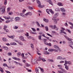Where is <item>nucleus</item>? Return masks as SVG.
I'll return each mask as SVG.
<instances>
[{"instance_id": "nucleus-1", "label": "nucleus", "mask_w": 73, "mask_h": 73, "mask_svg": "<svg viewBox=\"0 0 73 73\" xmlns=\"http://www.w3.org/2000/svg\"><path fill=\"white\" fill-rule=\"evenodd\" d=\"M36 1L38 4V7L39 8H43V7H44V5H41V2H40V1L39 0H36Z\"/></svg>"}, {"instance_id": "nucleus-2", "label": "nucleus", "mask_w": 73, "mask_h": 73, "mask_svg": "<svg viewBox=\"0 0 73 73\" xmlns=\"http://www.w3.org/2000/svg\"><path fill=\"white\" fill-rule=\"evenodd\" d=\"M49 27L52 29H55V31H57L58 29V28L56 27V25H50Z\"/></svg>"}, {"instance_id": "nucleus-3", "label": "nucleus", "mask_w": 73, "mask_h": 73, "mask_svg": "<svg viewBox=\"0 0 73 73\" xmlns=\"http://www.w3.org/2000/svg\"><path fill=\"white\" fill-rule=\"evenodd\" d=\"M28 15H29V12L25 14H24V13H21L20 14V16H22V17H24V18H25V17H26V16H28Z\"/></svg>"}, {"instance_id": "nucleus-4", "label": "nucleus", "mask_w": 73, "mask_h": 73, "mask_svg": "<svg viewBox=\"0 0 73 73\" xmlns=\"http://www.w3.org/2000/svg\"><path fill=\"white\" fill-rule=\"evenodd\" d=\"M7 26L5 25L4 26V28L3 29V30H4V32H6V33H9V30L7 29Z\"/></svg>"}, {"instance_id": "nucleus-5", "label": "nucleus", "mask_w": 73, "mask_h": 73, "mask_svg": "<svg viewBox=\"0 0 73 73\" xmlns=\"http://www.w3.org/2000/svg\"><path fill=\"white\" fill-rule=\"evenodd\" d=\"M57 60H64L66 59L65 58H62L61 56H58L57 58Z\"/></svg>"}, {"instance_id": "nucleus-6", "label": "nucleus", "mask_w": 73, "mask_h": 73, "mask_svg": "<svg viewBox=\"0 0 73 73\" xmlns=\"http://www.w3.org/2000/svg\"><path fill=\"white\" fill-rule=\"evenodd\" d=\"M19 39H20V40L21 41H24V42H26L27 40L24 39V38L23 37V36H20L19 37Z\"/></svg>"}, {"instance_id": "nucleus-7", "label": "nucleus", "mask_w": 73, "mask_h": 73, "mask_svg": "<svg viewBox=\"0 0 73 73\" xmlns=\"http://www.w3.org/2000/svg\"><path fill=\"white\" fill-rule=\"evenodd\" d=\"M64 31H65V29L62 27L61 28V30H60L61 33H64V34L66 35V33Z\"/></svg>"}, {"instance_id": "nucleus-8", "label": "nucleus", "mask_w": 73, "mask_h": 73, "mask_svg": "<svg viewBox=\"0 0 73 73\" xmlns=\"http://www.w3.org/2000/svg\"><path fill=\"white\" fill-rule=\"evenodd\" d=\"M4 8H5V7H3L0 9V11L2 12V13H4V12L5 11V9H4Z\"/></svg>"}, {"instance_id": "nucleus-9", "label": "nucleus", "mask_w": 73, "mask_h": 73, "mask_svg": "<svg viewBox=\"0 0 73 73\" xmlns=\"http://www.w3.org/2000/svg\"><path fill=\"white\" fill-rule=\"evenodd\" d=\"M36 61H37V60L36 59H33L32 60L31 62L33 64H34L36 63Z\"/></svg>"}, {"instance_id": "nucleus-10", "label": "nucleus", "mask_w": 73, "mask_h": 73, "mask_svg": "<svg viewBox=\"0 0 73 73\" xmlns=\"http://www.w3.org/2000/svg\"><path fill=\"white\" fill-rule=\"evenodd\" d=\"M60 11H61V12H65L66 11L65 10V9L64 8H60Z\"/></svg>"}, {"instance_id": "nucleus-11", "label": "nucleus", "mask_w": 73, "mask_h": 73, "mask_svg": "<svg viewBox=\"0 0 73 73\" xmlns=\"http://www.w3.org/2000/svg\"><path fill=\"white\" fill-rule=\"evenodd\" d=\"M54 48L55 49H59V46L56 45H54L53 46Z\"/></svg>"}, {"instance_id": "nucleus-12", "label": "nucleus", "mask_w": 73, "mask_h": 73, "mask_svg": "<svg viewBox=\"0 0 73 73\" xmlns=\"http://www.w3.org/2000/svg\"><path fill=\"white\" fill-rule=\"evenodd\" d=\"M48 2H49V3H50V4H51L52 5H53V3H52V2L51 1V0H48Z\"/></svg>"}, {"instance_id": "nucleus-13", "label": "nucleus", "mask_w": 73, "mask_h": 73, "mask_svg": "<svg viewBox=\"0 0 73 73\" xmlns=\"http://www.w3.org/2000/svg\"><path fill=\"white\" fill-rule=\"evenodd\" d=\"M43 20L45 22H46V23H49V20L47 19L44 18L43 19Z\"/></svg>"}, {"instance_id": "nucleus-14", "label": "nucleus", "mask_w": 73, "mask_h": 73, "mask_svg": "<svg viewBox=\"0 0 73 73\" xmlns=\"http://www.w3.org/2000/svg\"><path fill=\"white\" fill-rule=\"evenodd\" d=\"M44 54H49L50 53L47 51H45L44 52Z\"/></svg>"}, {"instance_id": "nucleus-15", "label": "nucleus", "mask_w": 73, "mask_h": 73, "mask_svg": "<svg viewBox=\"0 0 73 73\" xmlns=\"http://www.w3.org/2000/svg\"><path fill=\"white\" fill-rule=\"evenodd\" d=\"M3 17L6 19L9 20L10 19H11V17L10 16L8 17Z\"/></svg>"}, {"instance_id": "nucleus-16", "label": "nucleus", "mask_w": 73, "mask_h": 73, "mask_svg": "<svg viewBox=\"0 0 73 73\" xmlns=\"http://www.w3.org/2000/svg\"><path fill=\"white\" fill-rule=\"evenodd\" d=\"M8 20H7L6 21H5V23H9L10 21H12V20H12V18H11V19H8Z\"/></svg>"}, {"instance_id": "nucleus-17", "label": "nucleus", "mask_w": 73, "mask_h": 73, "mask_svg": "<svg viewBox=\"0 0 73 73\" xmlns=\"http://www.w3.org/2000/svg\"><path fill=\"white\" fill-rule=\"evenodd\" d=\"M59 15V14L58 13H56L54 15V17H58V16Z\"/></svg>"}, {"instance_id": "nucleus-18", "label": "nucleus", "mask_w": 73, "mask_h": 73, "mask_svg": "<svg viewBox=\"0 0 73 73\" xmlns=\"http://www.w3.org/2000/svg\"><path fill=\"white\" fill-rule=\"evenodd\" d=\"M3 48L5 50H8V48L7 47L4 46Z\"/></svg>"}, {"instance_id": "nucleus-19", "label": "nucleus", "mask_w": 73, "mask_h": 73, "mask_svg": "<svg viewBox=\"0 0 73 73\" xmlns=\"http://www.w3.org/2000/svg\"><path fill=\"white\" fill-rule=\"evenodd\" d=\"M38 68H36L35 69V71H36V73H39V72H38Z\"/></svg>"}, {"instance_id": "nucleus-20", "label": "nucleus", "mask_w": 73, "mask_h": 73, "mask_svg": "<svg viewBox=\"0 0 73 73\" xmlns=\"http://www.w3.org/2000/svg\"><path fill=\"white\" fill-rule=\"evenodd\" d=\"M62 17H64V16H65V15H66V13H62Z\"/></svg>"}, {"instance_id": "nucleus-21", "label": "nucleus", "mask_w": 73, "mask_h": 73, "mask_svg": "<svg viewBox=\"0 0 73 73\" xmlns=\"http://www.w3.org/2000/svg\"><path fill=\"white\" fill-rule=\"evenodd\" d=\"M3 41H4L5 42H6L7 41V38H3Z\"/></svg>"}, {"instance_id": "nucleus-22", "label": "nucleus", "mask_w": 73, "mask_h": 73, "mask_svg": "<svg viewBox=\"0 0 73 73\" xmlns=\"http://www.w3.org/2000/svg\"><path fill=\"white\" fill-rule=\"evenodd\" d=\"M57 5H59V6H63V5L61 3H58Z\"/></svg>"}, {"instance_id": "nucleus-23", "label": "nucleus", "mask_w": 73, "mask_h": 73, "mask_svg": "<svg viewBox=\"0 0 73 73\" xmlns=\"http://www.w3.org/2000/svg\"><path fill=\"white\" fill-rule=\"evenodd\" d=\"M45 28L46 31H48V30H49V29H48V27L47 26H45Z\"/></svg>"}, {"instance_id": "nucleus-24", "label": "nucleus", "mask_w": 73, "mask_h": 73, "mask_svg": "<svg viewBox=\"0 0 73 73\" xmlns=\"http://www.w3.org/2000/svg\"><path fill=\"white\" fill-rule=\"evenodd\" d=\"M12 58L15 60H19V58H17L15 57H12Z\"/></svg>"}, {"instance_id": "nucleus-25", "label": "nucleus", "mask_w": 73, "mask_h": 73, "mask_svg": "<svg viewBox=\"0 0 73 73\" xmlns=\"http://www.w3.org/2000/svg\"><path fill=\"white\" fill-rule=\"evenodd\" d=\"M36 24H37L38 27H40V24L39 23H38V22L36 21Z\"/></svg>"}, {"instance_id": "nucleus-26", "label": "nucleus", "mask_w": 73, "mask_h": 73, "mask_svg": "<svg viewBox=\"0 0 73 73\" xmlns=\"http://www.w3.org/2000/svg\"><path fill=\"white\" fill-rule=\"evenodd\" d=\"M60 11V9L59 8H57L56 9H55V11Z\"/></svg>"}, {"instance_id": "nucleus-27", "label": "nucleus", "mask_w": 73, "mask_h": 73, "mask_svg": "<svg viewBox=\"0 0 73 73\" xmlns=\"http://www.w3.org/2000/svg\"><path fill=\"white\" fill-rule=\"evenodd\" d=\"M31 47L33 50L34 49V46H33V44H31Z\"/></svg>"}, {"instance_id": "nucleus-28", "label": "nucleus", "mask_w": 73, "mask_h": 73, "mask_svg": "<svg viewBox=\"0 0 73 73\" xmlns=\"http://www.w3.org/2000/svg\"><path fill=\"white\" fill-rule=\"evenodd\" d=\"M54 50V49H48L49 52H53V50Z\"/></svg>"}, {"instance_id": "nucleus-29", "label": "nucleus", "mask_w": 73, "mask_h": 73, "mask_svg": "<svg viewBox=\"0 0 73 73\" xmlns=\"http://www.w3.org/2000/svg\"><path fill=\"white\" fill-rule=\"evenodd\" d=\"M58 73H64V72L61 70H60L58 71Z\"/></svg>"}, {"instance_id": "nucleus-30", "label": "nucleus", "mask_w": 73, "mask_h": 73, "mask_svg": "<svg viewBox=\"0 0 73 73\" xmlns=\"http://www.w3.org/2000/svg\"><path fill=\"white\" fill-rule=\"evenodd\" d=\"M0 71L1 72V73H4V71H3V69L1 67L0 68Z\"/></svg>"}, {"instance_id": "nucleus-31", "label": "nucleus", "mask_w": 73, "mask_h": 73, "mask_svg": "<svg viewBox=\"0 0 73 73\" xmlns=\"http://www.w3.org/2000/svg\"><path fill=\"white\" fill-rule=\"evenodd\" d=\"M49 11L50 12V13H52V14H53L54 13V12H53V11H52V10L51 9H50Z\"/></svg>"}, {"instance_id": "nucleus-32", "label": "nucleus", "mask_w": 73, "mask_h": 73, "mask_svg": "<svg viewBox=\"0 0 73 73\" xmlns=\"http://www.w3.org/2000/svg\"><path fill=\"white\" fill-rule=\"evenodd\" d=\"M28 8L29 9H30V10L33 9V7L30 6H28Z\"/></svg>"}, {"instance_id": "nucleus-33", "label": "nucleus", "mask_w": 73, "mask_h": 73, "mask_svg": "<svg viewBox=\"0 0 73 73\" xmlns=\"http://www.w3.org/2000/svg\"><path fill=\"white\" fill-rule=\"evenodd\" d=\"M41 37H42L41 35H39L38 36V38L40 40H41Z\"/></svg>"}, {"instance_id": "nucleus-34", "label": "nucleus", "mask_w": 73, "mask_h": 73, "mask_svg": "<svg viewBox=\"0 0 73 73\" xmlns=\"http://www.w3.org/2000/svg\"><path fill=\"white\" fill-rule=\"evenodd\" d=\"M38 68H39V69H40V70H41V71L42 72H44V70H43V69L41 68V67H38Z\"/></svg>"}, {"instance_id": "nucleus-35", "label": "nucleus", "mask_w": 73, "mask_h": 73, "mask_svg": "<svg viewBox=\"0 0 73 73\" xmlns=\"http://www.w3.org/2000/svg\"><path fill=\"white\" fill-rule=\"evenodd\" d=\"M26 11H27V10H26V9H23L22 11V13H25Z\"/></svg>"}, {"instance_id": "nucleus-36", "label": "nucleus", "mask_w": 73, "mask_h": 73, "mask_svg": "<svg viewBox=\"0 0 73 73\" xmlns=\"http://www.w3.org/2000/svg\"><path fill=\"white\" fill-rule=\"evenodd\" d=\"M47 45H48V46H51L52 44H51V43H47Z\"/></svg>"}, {"instance_id": "nucleus-37", "label": "nucleus", "mask_w": 73, "mask_h": 73, "mask_svg": "<svg viewBox=\"0 0 73 73\" xmlns=\"http://www.w3.org/2000/svg\"><path fill=\"white\" fill-rule=\"evenodd\" d=\"M68 23L69 24H70L71 25H72V26L73 27V23H72V22H68Z\"/></svg>"}, {"instance_id": "nucleus-38", "label": "nucleus", "mask_w": 73, "mask_h": 73, "mask_svg": "<svg viewBox=\"0 0 73 73\" xmlns=\"http://www.w3.org/2000/svg\"><path fill=\"white\" fill-rule=\"evenodd\" d=\"M49 10L48 9H46V12L47 13H48V14H49Z\"/></svg>"}, {"instance_id": "nucleus-39", "label": "nucleus", "mask_w": 73, "mask_h": 73, "mask_svg": "<svg viewBox=\"0 0 73 73\" xmlns=\"http://www.w3.org/2000/svg\"><path fill=\"white\" fill-rule=\"evenodd\" d=\"M15 20L16 21H18L19 20V17H15Z\"/></svg>"}, {"instance_id": "nucleus-40", "label": "nucleus", "mask_w": 73, "mask_h": 73, "mask_svg": "<svg viewBox=\"0 0 73 73\" xmlns=\"http://www.w3.org/2000/svg\"><path fill=\"white\" fill-rule=\"evenodd\" d=\"M42 60L43 62H45L46 61V60L44 58H42Z\"/></svg>"}, {"instance_id": "nucleus-41", "label": "nucleus", "mask_w": 73, "mask_h": 73, "mask_svg": "<svg viewBox=\"0 0 73 73\" xmlns=\"http://www.w3.org/2000/svg\"><path fill=\"white\" fill-rule=\"evenodd\" d=\"M54 23L55 24H57V20L56 19L55 20H54Z\"/></svg>"}, {"instance_id": "nucleus-42", "label": "nucleus", "mask_w": 73, "mask_h": 73, "mask_svg": "<svg viewBox=\"0 0 73 73\" xmlns=\"http://www.w3.org/2000/svg\"><path fill=\"white\" fill-rule=\"evenodd\" d=\"M8 56H12V53L11 52H9L7 53Z\"/></svg>"}, {"instance_id": "nucleus-43", "label": "nucleus", "mask_w": 73, "mask_h": 73, "mask_svg": "<svg viewBox=\"0 0 73 73\" xmlns=\"http://www.w3.org/2000/svg\"><path fill=\"white\" fill-rule=\"evenodd\" d=\"M65 69H66V70H68L69 69V67H68V66H66L65 67Z\"/></svg>"}, {"instance_id": "nucleus-44", "label": "nucleus", "mask_w": 73, "mask_h": 73, "mask_svg": "<svg viewBox=\"0 0 73 73\" xmlns=\"http://www.w3.org/2000/svg\"><path fill=\"white\" fill-rule=\"evenodd\" d=\"M56 17H54H54L52 18V20H54V21L55 20H56Z\"/></svg>"}, {"instance_id": "nucleus-45", "label": "nucleus", "mask_w": 73, "mask_h": 73, "mask_svg": "<svg viewBox=\"0 0 73 73\" xmlns=\"http://www.w3.org/2000/svg\"><path fill=\"white\" fill-rule=\"evenodd\" d=\"M19 44L20 45H23V44L21 42H19Z\"/></svg>"}, {"instance_id": "nucleus-46", "label": "nucleus", "mask_w": 73, "mask_h": 73, "mask_svg": "<svg viewBox=\"0 0 73 73\" xmlns=\"http://www.w3.org/2000/svg\"><path fill=\"white\" fill-rule=\"evenodd\" d=\"M31 29L34 32H36V29H35L33 28H31Z\"/></svg>"}, {"instance_id": "nucleus-47", "label": "nucleus", "mask_w": 73, "mask_h": 73, "mask_svg": "<svg viewBox=\"0 0 73 73\" xmlns=\"http://www.w3.org/2000/svg\"><path fill=\"white\" fill-rule=\"evenodd\" d=\"M7 4V0H5L4 2V4L5 5H6Z\"/></svg>"}, {"instance_id": "nucleus-48", "label": "nucleus", "mask_w": 73, "mask_h": 73, "mask_svg": "<svg viewBox=\"0 0 73 73\" xmlns=\"http://www.w3.org/2000/svg\"><path fill=\"white\" fill-rule=\"evenodd\" d=\"M25 65H26V66H27V67L30 66V64H29L28 63H26Z\"/></svg>"}, {"instance_id": "nucleus-49", "label": "nucleus", "mask_w": 73, "mask_h": 73, "mask_svg": "<svg viewBox=\"0 0 73 73\" xmlns=\"http://www.w3.org/2000/svg\"><path fill=\"white\" fill-rule=\"evenodd\" d=\"M28 34V33H26L25 34V36H26L27 37V36H29V34Z\"/></svg>"}, {"instance_id": "nucleus-50", "label": "nucleus", "mask_w": 73, "mask_h": 73, "mask_svg": "<svg viewBox=\"0 0 73 73\" xmlns=\"http://www.w3.org/2000/svg\"><path fill=\"white\" fill-rule=\"evenodd\" d=\"M42 58H41V57H39L38 60V61H40V60H42Z\"/></svg>"}, {"instance_id": "nucleus-51", "label": "nucleus", "mask_w": 73, "mask_h": 73, "mask_svg": "<svg viewBox=\"0 0 73 73\" xmlns=\"http://www.w3.org/2000/svg\"><path fill=\"white\" fill-rule=\"evenodd\" d=\"M66 31H67V32H69V33H71V31H70L68 29H66Z\"/></svg>"}, {"instance_id": "nucleus-52", "label": "nucleus", "mask_w": 73, "mask_h": 73, "mask_svg": "<svg viewBox=\"0 0 73 73\" xmlns=\"http://www.w3.org/2000/svg\"><path fill=\"white\" fill-rule=\"evenodd\" d=\"M44 33L42 32H40L39 34L40 35H42Z\"/></svg>"}, {"instance_id": "nucleus-53", "label": "nucleus", "mask_w": 73, "mask_h": 73, "mask_svg": "<svg viewBox=\"0 0 73 73\" xmlns=\"http://www.w3.org/2000/svg\"><path fill=\"white\" fill-rule=\"evenodd\" d=\"M9 11H10V8L8 7L7 9V12H9Z\"/></svg>"}, {"instance_id": "nucleus-54", "label": "nucleus", "mask_w": 73, "mask_h": 73, "mask_svg": "<svg viewBox=\"0 0 73 73\" xmlns=\"http://www.w3.org/2000/svg\"><path fill=\"white\" fill-rule=\"evenodd\" d=\"M68 64L69 65H72V63H71V62L70 61H68Z\"/></svg>"}, {"instance_id": "nucleus-55", "label": "nucleus", "mask_w": 73, "mask_h": 73, "mask_svg": "<svg viewBox=\"0 0 73 73\" xmlns=\"http://www.w3.org/2000/svg\"><path fill=\"white\" fill-rule=\"evenodd\" d=\"M29 15L30 16H32V13L31 12H29Z\"/></svg>"}, {"instance_id": "nucleus-56", "label": "nucleus", "mask_w": 73, "mask_h": 73, "mask_svg": "<svg viewBox=\"0 0 73 73\" xmlns=\"http://www.w3.org/2000/svg\"><path fill=\"white\" fill-rule=\"evenodd\" d=\"M65 63L66 64H68V61H67L65 60Z\"/></svg>"}, {"instance_id": "nucleus-57", "label": "nucleus", "mask_w": 73, "mask_h": 73, "mask_svg": "<svg viewBox=\"0 0 73 73\" xmlns=\"http://www.w3.org/2000/svg\"><path fill=\"white\" fill-rule=\"evenodd\" d=\"M27 38H28V39H31V36H27Z\"/></svg>"}, {"instance_id": "nucleus-58", "label": "nucleus", "mask_w": 73, "mask_h": 73, "mask_svg": "<svg viewBox=\"0 0 73 73\" xmlns=\"http://www.w3.org/2000/svg\"><path fill=\"white\" fill-rule=\"evenodd\" d=\"M49 61H50V62H53L54 61L53 60H52V59H49Z\"/></svg>"}, {"instance_id": "nucleus-59", "label": "nucleus", "mask_w": 73, "mask_h": 73, "mask_svg": "<svg viewBox=\"0 0 73 73\" xmlns=\"http://www.w3.org/2000/svg\"><path fill=\"white\" fill-rule=\"evenodd\" d=\"M13 14V13L12 12H9V15H12Z\"/></svg>"}, {"instance_id": "nucleus-60", "label": "nucleus", "mask_w": 73, "mask_h": 73, "mask_svg": "<svg viewBox=\"0 0 73 73\" xmlns=\"http://www.w3.org/2000/svg\"><path fill=\"white\" fill-rule=\"evenodd\" d=\"M46 35H48V36H50V37H52V35H50V34H48V33H46Z\"/></svg>"}, {"instance_id": "nucleus-61", "label": "nucleus", "mask_w": 73, "mask_h": 73, "mask_svg": "<svg viewBox=\"0 0 73 73\" xmlns=\"http://www.w3.org/2000/svg\"><path fill=\"white\" fill-rule=\"evenodd\" d=\"M60 64H62V63H64V61H61L60 62Z\"/></svg>"}, {"instance_id": "nucleus-62", "label": "nucleus", "mask_w": 73, "mask_h": 73, "mask_svg": "<svg viewBox=\"0 0 73 73\" xmlns=\"http://www.w3.org/2000/svg\"><path fill=\"white\" fill-rule=\"evenodd\" d=\"M31 34H33V35H37V33L36 32H35V33L31 32Z\"/></svg>"}, {"instance_id": "nucleus-63", "label": "nucleus", "mask_w": 73, "mask_h": 73, "mask_svg": "<svg viewBox=\"0 0 73 73\" xmlns=\"http://www.w3.org/2000/svg\"><path fill=\"white\" fill-rule=\"evenodd\" d=\"M68 41H71V40H72V39H71V38H68V39H67Z\"/></svg>"}, {"instance_id": "nucleus-64", "label": "nucleus", "mask_w": 73, "mask_h": 73, "mask_svg": "<svg viewBox=\"0 0 73 73\" xmlns=\"http://www.w3.org/2000/svg\"><path fill=\"white\" fill-rule=\"evenodd\" d=\"M63 44H66V41L65 40H63L62 41Z\"/></svg>"}]
</instances>
